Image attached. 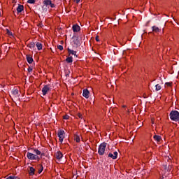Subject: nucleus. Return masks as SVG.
Listing matches in <instances>:
<instances>
[{
  "label": "nucleus",
  "instance_id": "b1692460",
  "mask_svg": "<svg viewBox=\"0 0 179 179\" xmlns=\"http://www.w3.org/2000/svg\"><path fill=\"white\" fill-rule=\"evenodd\" d=\"M6 179H20V178L19 177H17V176H10L8 177Z\"/></svg>",
  "mask_w": 179,
  "mask_h": 179
},
{
  "label": "nucleus",
  "instance_id": "c85d7f7f",
  "mask_svg": "<svg viewBox=\"0 0 179 179\" xmlns=\"http://www.w3.org/2000/svg\"><path fill=\"white\" fill-rule=\"evenodd\" d=\"M63 119L64 120H69V115H66L63 116Z\"/></svg>",
  "mask_w": 179,
  "mask_h": 179
},
{
  "label": "nucleus",
  "instance_id": "4c0bfd02",
  "mask_svg": "<svg viewBox=\"0 0 179 179\" xmlns=\"http://www.w3.org/2000/svg\"><path fill=\"white\" fill-rule=\"evenodd\" d=\"M0 17H1V13H0Z\"/></svg>",
  "mask_w": 179,
  "mask_h": 179
},
{
  "label": "nucleus",
  "instance_id": "cd10ccee",
  "mask_svg": "<svg viewBox=\"0 0 179 179\" xmlns=\"http://www.w3.org/2000/svg\"><path fill=\"white\" fill-rule=\"evenodd\" d=\"M57 49L59 50L60 51H62V50H64V46L61 45H57Z\"/></svg>",
  "mask_w": 179,
  "mask_h": 179
},
{
  "label": "nucleus",
  "instance_id": "39448f33",
  "mask_svg": "<svg viewBox=\"0 0 179 179\" xmlns=\"http://www.w3.org/2000/svg\"><path fill=\"white\" fill-rule=\"evenodd\" d=\"M11 94L15 97H19L20 96V92L16 87H14L11 91Z\"/></svg>",
  "mask_w": 179,
  "mask_h": 179
},
{
  "label": "nucleus",
  "instance_id": "2f4dec72",
  "mask_svg": "<svg viewBox=\"0 0 179 179\" xmlns=\"http://www.w3.org/2000/svg\"><path fill=\"white\" fill-rule=\"evenodd\" d=\"M27 71L28 72H31V71H33V69L31 67H29Z\"/></svg>",
  "mask_w": 179,
  "mask_h": 179
},
{
  "label": "nucleus",
  "instance_id": "f257e3e1",
  "mask_svg": "<svg viewBox=\"0 0 179 179\" xmlns=\"http://www.w3.org/2000/svg\"><path fill=\"white\" fill-rule=\"evenodd\" d=\"M169 117L171 121H175V122H178V121H179V112L177 110H172L169 113Z\"/></svg>",
  "mask_w": 179,
  "mask_h": 179
},
{
  "label": "nucleus",
  "instance_id": "473e14b6",
  "mask_svg": "<svg viewBox=\"0 0 179 179\" xmlns=\"http://www.w3.org/2000/svg\"><path fill=\"white\" fill-rule=\"evenodd\" d=\"M96 41H100V39H99V36H96L95 38Z\"/></svg>",
  "mask_w": 179,
  "mask_h": 179
},
{
  "label": "nucleus",
  "instance_id": "e433bc0d",
  "mask_svg": "<svg viewBox=\"0 0 179 179\" xmlns=\"http://www.w3.org/2000/svg\"><path fill=\"white\" fill-rule=\"evenodd\" d=\"M79 117H80V118L81 115H79Z\"/></svg>",
  "mask_w": 179,
  "mask_h": 179
},
{
  "label": "nucleus",
  "instance_id": "423d86ee",
  "mask_svg": "<svg viewBox=\"0 0 179 179\" xmlns=\"http://www.w3.org/2000/svg\"><path fill=\"white\" fill-rule=\"evenodd\" d=\"M43 3L44 5H45V6H50V8H55V4L52 3V1H51V0H45L43 1Z\"/></svg>",
  "mask_w": 179,
  "mask_h": 179
},
{
  "label": "nucleus",
  "instance_id": "20e7f679",
  "mask_svg": "<svg viewBox=\"0 0 179 179\" xmlns=\"http://www.w3.org/2000/svg\"><path fill=\"white\" fill-rule=\"evenodd\" d=\"M57 136L59 139V142L62 143L64 142V138H65V131L64 130H60L57 132Z\"/></svg>",
  "mask_w": 179,
  "mask_h": 179
},
{
  "label": "nucleus",
  "instance_id": "aec40b11",
  "mask_svg": "<svg viewBox=\"0 0 179 179\" xmlns=\"http://www.w3.org/2000/svg\"><path fill=\"white\" fill-rule=\"evenodd\" d=\"M68 52H69V54H71L72 55H76V51L72 50L71 49H69V48H68Z\"/></svg>",
  "mask_w": 179,
  "mask_h": 179
},
{
  "label": "nucleus",
  "instance_id": "c9c22d12",
  "mask_svg": "<svg viewBox=\"0 0 179 179\" xmlns=\"http://www.w3.org/2000/svg\"><path fill=\"white\" fill-rule=\"evenodd\" d=\"M66 76H69V74L66 75Z\"/></svg>",
  "mask_w": 179,
  "mask_h": 179
},
{
  "label": "nucleus",
  "instance_id": "2eb2a0df",
  "mask_svg": "<svg viewBox=\"0 0 179 179\" xmlns=\"http://www.w3.org/2000/svg\"><path fill=\"white\" fill-rule=\"evenodd\" d=\"M35 171H36V169H34L33 166L29 167V176H34Z\"/></svg>",
  "mask_w": 179,
  "mask_h": 179
},
{
  "label": "nucleus",
  "instance_id": "1a4fd4ad",
  "mask_svg": "<svg viewBox=\"0 0 179 179\" xmlns=\"http://www.w3.org/2000/svg\"><path fill=\"white\" fill-rule=\"evenodd\" d=\"M89 94H90V92L87 89H85L83 90V96L85 99H89Z\"/></svg>",
  "mask_w": 179,
  "mask_h": 179
},
{
  "label": "nucleus",
  "instance_id": "5701e85b",
  "mask_svg": "<svg viewBox=\"0 0 179 179\" xmlns=\"http://www.w3.org/2000/svg\"><path fill=\"white\" fill-rule=\"evenodd\" d=\"M39 167L38 174H41V173H43V170H44V167H43V165H39Z\"/></svg>",
  "mask_w": 179,
  "mask_h": 179
},
{
  "label": "nucleus",
  "instance_id": "4468645a",
  "mask_svg": "<svg viewBox=\"0 0 179 179\" xmlns=\"http://www.w3.org/2000/svg\"><path fill=\"white\" fill-rule=\"evenodd\" d=\"M26 57L28 64H33V57H30L29 55H27Z\"/></svg>",
  "mask_w": 179,
  "mask_h": 179
},
{
  "label": "nucleus",
  "instance_id": "6ab92c4d",
  "mask_svg": "<svg viewBox=\"0 0 179 179\" xmlns=\"http://www.w3.org/2000/svg\"><path fill=\"white\" fill-rule=\"evenodd\" d=\"M66 62H67L68 64H72V62H73V59L72 57H69L66 59Z\"/></svg>",
  "mask_w": 179,
  "mask_h": 179
},
{
  "label": "nucleus",
  "instance_id": "a878e982",
  "mask_svg": "<svg viewBox=\"0 0 179 179\" xmlns=\"http://www.w3.org/2000/svg\"><path fill=\"white\" fill-rule=\"evenodd\" d=\"M76 141L79 143L80 142V137L78 135H76Z\"/></svg>",
  "mask_w": 179,
  "mask_h": 179
},
{
  "label": "nucleus",
  "instance_id": "f8f14e48",
  "mask_svg": "<svg viewBox=\"0 0 179 179\" xmlns=\"http://www.w3.org/2000/svg\"><path fill=\"white\" fill-rule=\"evenodd\" d=\"M24 6L23 5L19 4L17 8V13H22V11L24 10Z\"/></svg>",
  "mask_w": 179,
  "mask_h": 179
},
{
  "label": "nucleus",
  "instance_id": "dca6fc26",
  "mask_svg": "<svg viewBox=\"0 0 179 179\" xmlns=\"http://www.w3.org/2000/svg\"><path fill=\"white\" fill-rule=\"evenodd\" d=\"M152 31H155V33H159L160 29L156 26L152 27Z\"/></svg>",
  "mask_w": 179,
  "mask_h": 179
},
{
  "label": "nucleus",
  "instance_id": "ddd939ff",
  "mask_svg": "<svg viewBox=\"0 0 179 179\" xmlns=\"http://www.w3.org/2000/svg\"><path fill=\"white\" fill-rule=\"evenodd\" d=\"M35 45L36 46L38 51H41V50H43V44L40 42H36Z\"/></svg>",
  "mask_w": 179,
  "mask_h": 179
},
{
  "label": "nucleus",
  "instance_id": "7c9ffc66",
  "mask_svg": "<svg viewBox=\"0 0 179 179\" xmlns=\"http://www.w3.org/2000/svg\"><path fill=\"white\" fill-rule=\"evenodd\" d=\"M171 85H172V83H165V85H166V86H168V87L171 86Z\"/></svg>",
  "mask_w": 179,
  "mask_h": 179
},
{
  "label": "nucleus",
  "instance_id": "412c9836",
  "mask_svg": "<svg viewBox=\"0 0 179 179\" xmlns=\"http://www.w3.org/2000/svg\"><path fill=\"white\" fill-rule=\"evenodd\" d=\"M73 43L76 44V45H80V41L79 40V38H77L75 41H73Z\"/></svg>",
  "mask_w": 179,
  "mask_h": 179
},
{
  "label": "nucleus",
  "instance_id": "72a5a7b5",
  "mask_svg": "<svg viewBox=\"0 0 179 179\" xmlns=\"http://www.w3.org/2000/svg\"><path fill=\"white\" fill-rule=\"evenodd\" d=\"M76 2V3H79V2H80V0H74Z\"/></svg>",
  "mask_w": 179,
  "mask_h": 179
},
{
  "label": "nucleus",
  "instance_id": "0eeeda50",
  "mask_svg": "<svg viewBox=\"0 0 179 179\" xmlns=\"http://www.w3.org/2000/svg\"><path fill=\"white\" fill-rule=\"evenodd\" d=\"M50 90V85H45L43 88H42V93L43 96H45V94H47V93H48Z\"/></svg>",
  "mask_w": 179,
  "mask_h": 179
},
{
  "label": "nucleus",
  "instance_id": "9b49d317",
  "mask_svg": "<svg viewBox=\"0 0 179 179\" xmlns=\"http://www.w3.org/2000/svg\"><path fill=\"white\" fill-rule=\"evenodd\" d=\"M72 29H73V31L74 33H78V31H80V27L78 24H75L72 27Z\"/></svg>",
  "mask_w": 179,
  "mask_h": 179
},
{
  "label": "nucleus",
  "instance_id": "7ed1b4c3",
  "mask_svg": "<svg viewBox=\"0 0 179 179\" xmlns=\"http://www.w3.org/2000/svg\"><path fill=\"white\" fill-rule=\"evenodd\" d=\"M27 157L29 160H40V157L29 152L27 153Z\"/></svg>",
  "mask_w": 179,
  "mask_h": 179
},
{
  "label": "nucleus",
  "instance_id": "9d476101",
  "mask_svg": "<svg viewBox=\"0 0 179 179\" xmlns=\"http://www.w3.org/2000/svg\"><path fill=\"white\" fill-rule=\"evenodd\" d=\"M56 159H57L58 160H61V159H62V157H64V155H62V152H61L60 151H57L55 155Z\"/></svg>",
  "mask_w": 179,
  "mask_h": 179
},
{
  "label": "nucleus",
  "instance_id": "393cba45",
  "mask_svg": "<svg viewBox=\"0 0 179 179\" xmlns=\"http://www.w3.org/2000/svg\"><path fill=\"white\" fill-rule=\"evenodd\" d=\"M27 3H31L32 5H34L36 3V0H28Z\"/></svg>",
  "mask_w": 179,
  "mask_h": 179
},
{
  "label": "nucleus",
  "instance_id": "c756f323",
  "mask_svg": "<svg viewBox=\"0 0 179 179\" xmlns=\"http://www.w3.org/2000/svg\"><path fill=\"white\" fill-rule=\"evenodd\" d=\"M7 31V34H8V36H13L12 32H10V31H9V29H6Z\"/></svg>",
  "mask_w": 179,
  "mask_h": 179
},
{
  "label": "nucleus",
  "instance_id": "f704fd0d",
  "mask_svg": "<svg viewBox=\"0 0 179 179\" xmlns=\"http://www.w3.org/2000/svg\"><path fill=\"white\" fill-rule=\"evenodd\" d=\"M165 169H166V170H167V165H166Z\"/></svg>",
  "mask_w": 179,
  "mask_h": 179
},
{
  "label": "nucleus",
  "instance_id": "4be33fe9",
  "mask_svg": "<svg viewBox=\"0 0 179 179\" xmlns=\"http://www.w3.org/2000/svg\"><path fill=\"white\" fill-rule=\"evenodd\" d=\"M162 90V86H160V85H159V84H157L155 85V90L157 92H159V90Z\"/></svg>",
  "mask_w": 179,
  "mask_h": 179
},
{
  "label": "nucleus",
  "instance_id": "a211bd4d",
  "mask_svg": "<svg viewBox=\"0 0 179 179\" xmlns=\"http://www.w3.org/2000/svg\"><path fill=\"white\" fill-rule=\"evenodd\" d=\"M28 47L31 48V50H34V48L36 47V43L31 42L28 45Z\"/></svg>",
  "mask_w": 179,
  "mask_h": 179
},
{
  "label": "nucleus",
  "instance_id": "bb28decb",
  "mask_svg": "<svg viewBox=\"0 0 179 179\" xmlns=\"http://www.w3.org/2000/svg\"><path fill=\"white\" fill-rule=\"evenodd\" d=\"M34 153H36V155H41V152L40 150H37V149H35L34 150Z\"/></svg>",
  "mask_w": 179,
  "mask_h": 179
},
{
  "label": "nucleus",
  "instance_id": "6e6552de",
  "mask_svg": "<svg viewBox=\"0 0 179 179\" xmlns=\"http://www.w3.org/2000/svg\"><path fill=\"white\" fill-rule=\"evenodd\" d=\"M108 157H110L113 160H115V159H117V157H118V152L117 151H115V152H113V153H109L108 155Z\"/></svg>",
  "mask_w": 179,
  "mask_h": 179
},
{
  "label": "nucleus",
  "instance_id": "f03ea898",
  "mask_svg": "<svg viewBox=\"0 0 179 179\" xmlns=\"http://www.w3.org/2000/svg\"><path fill=\"white\" fill-rule=\"evenodd\" d=\"M106 148H107V143H102L100 144L98 148V153L99 156H103L104 155Z\"/></svg>",
  "mask_w": 179,
  "mask_h": 179
},
{
  "label": "nucleus",
  "instance_id": "f3484780",
  "mask_svg": "<svg viewBox=\"0 0 179 179\" xmlns=\"http://www.w3.org/2000/svg\"><path fill=\"white\" fill-rule=\"evenodd\" d=\"M154 139H155V141H156L157 142H160V141H162V136H157V135H155V136H154Z\"/></svg>",
  "mask_w": 179,
  "mask_h": 179
}]
</instances>
